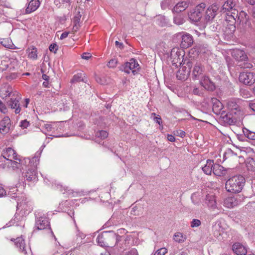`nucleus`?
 Instances as JSON below:
<instances>
[{"mask_svg": "<svg viewBox=\"0 0 255 255\" xmlns=\"http://www.w3.org/2000/svg\"><path fill=\"white\" fill-rule=\"evenodd\" d=\"M246 180L242 175H237L229 178L226 183L227 191L233 193L241 192L245 185Z\"/></svg>", "mask_w": 255, "mask_h": 255, "instance_id": "obj_1", "label": "nucleus"}, {"mask_svg": "<svg viewBox=\"0 0 255 255\" xmlns=\"http://www.w3.org/2000/svg\"><path fill=\"white\" fill-rule=\"evenodd\" d=\"M107 235L105 237L106 241V247H113L116 245L121 249L125 251L127 248V245L124 242L126 241V238L123 236L117 235L113 231L106 232Z\"/></svg>", "mask_w": 255, "mask_h": 255, "instance_id": "obj_2", "label": "nucleus"}, {"mask_svg": "<svg viewBox=\"0 0 255 255\" xmlns=\"http://www.w3.org/2000/svg\"><path fill=\"white\" fill-rule=\"evenodd\" d=\"M205 7L206 4L204 3H201L197 5L192 11L189 13V19L194 22L200 21L205 12Z\"/></svg>", "mask_w": 255, "mask_h": 255, "instance_id": "obj_3", "label": "nucleus"}, {"mask_svg": "<svg viewBox=\"0 0 255 255\" xmlns=\"http://www.w3.org/2000/svg\"><path fill=\"white\" fill-rule=\"evenodd\" d=\"M239 78L241 82L247 85H251L255 82V74L252 72L241 73Z\"/></svg>", "mask_w": 255, "mask_h": 255, "instance_id": "obj_4", "label": "nucleus"}, {"mask_svg": "<svg viewBox=\"0 0 255 255\" xmlns=\"http://www.w3.org/2000/svg\"><path fill=\"white\" fill-rule=\"evenodd\" d=\"M223 233L224 228L221 222L217 221L215 222L212 226V233L214 237L218 240H222Z\"/></svg>", "mask_w": 255, "mask_h": 255, "instance_id": "obj_5", "label": "nucleus"}, {"mask_svg": "<svg viewBox=\"0 0 255 255\" xmlns=\"http://www.w3.org/2000/svg\"><path fill=\"white\" fill-rule=\"evenodd\" d=\"M21 98L18 96H15V94H12L10 100L7 102V105L11 109H15V114H18L21 111L20 107L19 100Z\"/></svg>", "mask_w": 255, "mask_h": 255, "instance_id": "obj_6", "label": "nucleus"}, {"mask_svg": "<svg viewBox=\"0 0 255 255\" xmlns=\"http://www.w3.org/2000/svg\"><path fill=\"white\" fill-rule=\"evenodd\" d=\"M181 35V42L180 46L183 48H188L193 44V38L191 35L188 33H179L178 36Z\"/></svg>", "mask_w": 255, "mask_h": 255, "instance_id": "obj_7", "label": "nucleus"}, {"mask_svg": "<svg viewBox=\"0 0 255 255\" xmlns=\"http://www.w3.org/2000/svg\"><path fill=\"white\" fill-rule=\"evenodd\" d=\"M2 156L8 161L15 160L20 161V158L18 157L17 154L15 151L11 147H8L4 149L2 152Z\"/></svg>", "mask_w": 255, "mask_h": 255, "instance_id": "obj_8", "label": "nucleus"}, {"mask_svg": "<svg viewBox=\"0 0 255 255\" xmlns=\"http://www.w3.org/2000/svg\"><path fill=\"white\" fill-rule=\"evenodd\" d=\"M10 127V119L8 117H4L0 122V132L3 134L8 133Z\"/></svg>", "mask_w": 255, "mask_h": 255, "instance_id": "obj_9", "label": "nucleus"}, {"mask_svg": "<svg viewBox=\"0 0 255 255\" xmlns=\"http://www.w3.org/2000/svg\"><path fill=\"white\" fill-rule=\"evenodd\" d=\"M183 55L180 54V50L177 48H174L171 50L170 58L172 60L173 64L179 63L181 64V60L183 61Z\"/></svg>", "mask_w": 255, "mask_h": 255, "instance_id": "obj_10", "label": "nucleus"}, {"mask_svg": "<svg viewBox=\"0 0 255 255\" xmlns=\"http://www.w3.org/2000/svg\"><path fill=\"white\" fill-rule=\"evenodd\" d=\"M232 56L238 62V64L248 60V57L245 52L240 49L234 50L232 52Z\"/></svg>", "mask_w": 255, "mask_h": 255, "instance_id": "obj_11", "label": "nucleus"}, {"mask_svg": "<svg viewBox=\"0 0 255 255\" xmlns=\"http://www.w3.org/2000/svg\"><path fill=\"white\" fill-rule=\"evenodd\" d=\"M227 106L230 112L234 113L235 115H239L241 113V110L239 105L237 104L235 100L231 99L227 102Z\"/></svg>", "mask_w": 255, "mask_h": 255, "instance_id": "obj_12", "label": "nucleus"}, {"mask_svg": "<svg viewBox=\"0 0 255 255\" xmlns=\"http://www.w3.org/2000/svg\"><path fill=\"white\" fill-rule=\"evenodd\" d=\"M49 226L48 220L44 217H39L36 220L35 228L38 230H44Z\"/></svg>", "mask_w": 255, "mask_h": 255, "instance_id": "obj_13", "label": "nucleus"}, {"mask_svg": "<svg viewBox=\"0 0 255 255\" xmlns=\"http://www.w3.org/2000/svg\"><path fill=\"white\" fill-rule=\"evenodd\" d=\"M218 7L216 5H212L209 6L206 11L205 18L207 21L212 20L215 17L217 14Z\"/></svg>", "mask_w": 255, "mask_h": 255, "instance_id": "obj_14", "label": "nucleus"}, {"mask_svg": "<svg viewBox=\"0 0 255 255\" xmlns=\"http://www.w3.org/2000/svg\"><path fill=\"white\" fill-rule=\"evenodd\" d=\"M201 85L206 89L213 91L215 89L214 83L210 80L208 76H203L200 80Z\"/></svg>", "mask_w": 255, "mask_h": 255, "instance_id": "obj_15", "label": "nucleus"}, {"mask_svg": "<svg viewBox=\"0 0 255 255\" xmlns=\"http://www.w3.org/2000/svg\"><path fill=\"white\" fill-rule=\"evenodd\" d=\"M226 13L225 21L227 23L235 24L237 21V18L238 15V11L234 9L233 11Z\"/></svg>", "mask_w": 255, "mask_h": 255, "instance_id": "obj_16", "label": "nucleus"}, {"mask_svg": "<svg viewBox=\"0 0 255 255\" xmlns=\"http://www.w3.org/2000/svg\"><path fill=\"white\" fill-rule=\"evenodd\" d=\"M236 2L233 0H227L222 5V11L224 13L233 11L235 8Z\"/></svg>", "mask_w": 255, "mask_h": 255, "instance_id": "obj_17", "label": "nucleus"}, {"mask_svg": "<svg viewBox=\"0 0 255 255\" xmlns=\"http://www.w3.org/2000/svg\"><path fill=\"white\" fill-rule=\"evenodd\" d=\"M128 69L131 70L133 75L138 74L140 67L137 60L134 58H131L128 62Z\"/></svg>", "mask_w": 255, "mask_h": 255, "instance_id": "obj_18", "label": "nucleus"}, {"mask_svg": "<svg viewBox=\"0 0 255 255\" xmlns=\"http://www.w3.org/2000/svg\"><path fill=\"white\" fill-rule=\"evenodd\" d=\"M204 71V66L200 62H196L194 65L193 70V75L195 79H199Z\"/></svg>", "mask_w": 255, "mask_h": 255, "instance_id": "obj_19", "label": "nucleus"}, {"mask_svg": "<svg viewBox=\"0 0 255 255\" xmlns=\"http://www.w3.org/2000/svg\"><path fill=\"white\" fill-rule=\"evenodd\" d=\"M233 250L237 255H246L247 253V248L239 243L233 245Z\"/></svg>", "mask_w": 255, "mask_h": 255, "instance_id": "obj_20", "label": "nucleus"}, {"mask_svg": "<svg viewBox=\"0 0 255 255\" xmlns=\"http://www.w3.org/2000/svg\"><path fill=\"white\" fill-rule=\"evenodd\" d=\"M210 103L212 105L213 112L216 114H219L223 107L221 102L217 99L212 98L210 100Z\"/></svg>", "mask_w": 255, "mask_h": 255, "instance_id": "obj_21", "label": "nucleus"}, {"mask_svg": "<svg viewBox=\"0 0 255 255\" xmlns=\"http://www.w3.org/2000/svg\"><path fill=\"white\" fill-rule=\"evenodd\" d=\"M237 22L242 24L250 25V22L249 21V16L247 13L244 11H241L239 13L238 12V15L237 17Z\"/></svg>", "mask_w": 255, "mask_h": 255, "instance_id": "obj_22", "label": "nucleus"}, {"mask_svg": "<svg viewBox=\"0 0 255 255\" xmlns=\"http://www.w3.org/2000/svg\"><path fill=\"white\" fill-rule=\"evenodd\" d=\"M233 115H234V113L229 112L224 116H223V121L230 125L235 124L237 121V117H236L237 115H235L234 116Z\"/></svg>", "mask_w": 255, "mask_h": 255, "instance_id": "obj_23", "label": "nucleus"}, {"mask_svg": "<svg viewBox=\"0 0 255 255\" xmlns=\"http://www.w3.org/2000/svg\"><path fill=\"white\" fill-rule=\"evenodd\" d=\"M40 2L39 0H31L29 2L27 7L25 9L26 13H30L36 10L39 6Z\"/></svg>", "mask_w": 255, "mask_h": 255, "instance_id": "obj_24", "label": "nucleus"}, {"mask_svg": "<svg viewBox=\"0 0 255 255\" xmlns=\"http://www.w3.org/2000/svg\"><path fill=\"white\" fill-rule=\"evenodd\" d=\"M187 65L188 67L189 70L187 71V72H185L183 70V68H182V70H179L177 72L176 77L178 79L180 80H185L187 78V75H188V73L190 71L191 67L192 66V63L190 62H188L187 63Z\"/></svg>", "mask_w": 255, "mask_h": 255, "instance_id": "obj_25", "label": "nucleus"}, {"mask_svg": "<svg viewBox=\"0 0 255 255\" xmlns=\"http://www.w3.org/2000/svg\"><path fill=\"white\" fill-rule=\"evenodd\" d=\"M41 154V152H37L35 156L32 158L31 160H30L28 158H25L24 159V163H26V162H28L29 163L31 164V166H32L34 168H36L37 164L39 163V158Z\"/></svg>", "mask_w": 255, "mask_h": 255, "instance_id": "obj_26", "label": "nucleus"}, {"mask_svg": "<svg viewBox=\"0 0 255 255\" xmlns=\"http://www.w3.org/2000/svg\"><path fill=\"white\" fill-rule=\"evenodd\" d=\"M239 201L235 197L227 198L224 202V205L229 208H233L239 204Z\"/></svg>", "mask_w": 255, "mask_h": 255, "instance_id": "obj_27", "label": "nucleus"}, {"mask_svg": "<svg viewBox=\"0 0 255 255\" xmlns=\"http://www.w3.org/2000/svg\"><path fill=\"white\" fill-rule=\"evenodd\" d=\"M189 6L188 3L186 1H182L176 4L174 6L173 11L177 13L185 10Z\"/></svg>", "mask_w": 255, "mask_h": 255, "instance_id": "obj_28", "label": "nucleus"}, {"mask_svg": "<svg viewBox=\"0 0 255 255\" xmlns=\"http://www.w3.org/2000/svg\"><path fill=\"white\" fill-rule=\"evenodd\" d=\"M36 168L30 166L25 173V177L28 181H32L36 178Z\"/></svg>", "mask_w": 255, "mask_h": 255, "instance_id": "obj_29", "label": "nucleus"}, {"mask_svg": "<svg viewBox=\"0 0 255 255\" xmlns=\"http://www.w3.org/2000/svg\"><path fill=\"white\" fill-rule=\"evenodd\" d=\"M15 245L17 248H19V251L24 254H27V251L25 249L24 241L21 238H18L16 239Z\"/></svg>", "mask_w": 255, "mask_h": 255, "instance_id": "obj_30", "label": "nucleus"}, {"mask_svg": "<svg viewBox=\"0 0 255 255\" xmlns=\"http://www.w3.org/2000/svg\"><path fill=\"white\" fill-rule=\"evenodd\" d=\"M213 172L215 175L220 176L225 174L226 170L222 166L218 164H213Z\"/></svg>", "mask_w": 255, "mask_h": 255, "instance_id": "obj_31", "label": "nucleus"}, {"mask_svg": "<svg viewBox=\"0 0 255 255\" xmlns=\"http://www.w3.org/2000/svg\"><path fill=\"white\" fill-rule=\"evenodd\" d=\"M213 160L209 159L207 160L206 164L202 167V170L206 174H211L213 172Z\"/></svg>", "mask_w": 255, "mask_h": 255, "instance_id": "obj_32", "label": "nucleus"}, {"mask_svg": "<svg viewBox=\"0 0 255 255\" xmlns=\"http://www.w3.org/2000/svg\"><path fill=\"white\" fill-rule=\"evenodd\" d=\"M206 203L211 209H215L216 207V201L215 197L213 195L206 196Z\"/></svg>", "mask_w": 255, "mask_h": 255, "instance_id": "obj_33", "label": "nucleus"}, {"mask_svg": "<svg viewBox=\"0 0 255 255\" xmlns=\"http://www.w3.org/2000/svg\"><path fill=\"white\" fill-rule=\"evenodd\" d=\"M11 90L12 88L11 87H9V86H4L0 89V94L1 97L4 96L5 97H12V94H13L11 92Z\"/></svg>", "mask_w": 255, "mask_h": 255, "instance_id": "obj_34", "label": "nucleus"}, {"mask_svg": "<svg viewBox=\"0 0 255 255\" xmlns=\"http://www.w3.org/2000/svg\"><path fill=\"white\" fill-rule=\"evenodd\" d=\"M106 232H104L99 235L97 238V242L101 247H106V241L105 237L106 236Z\"/></svg>", "mask_w": 255, "mask_h": 255, "instance_id": "obj_35", "label": "nucleus"}, {"mask_svg": "<svg viewBox=\"0 0 255 255\" xmlns=\"http://www.w3.org/2000/svg\"><path fill=\"white\" fill-rule=\"evenodd\" d=\"M246 166L247 169L251 171H255V158L249 157L247 159Z\"/></svg>", "mask_w": 255, "mask_h": 255, "instance_id": "obj_36", "label": "nucleus"}, {"mask_svg": "<svg viewBox=\"0 0 255 255\" xmlns=\"http://www.w3.org/2000/svg\"><path fill=\"white\" fill-rule=\"evenodd\" d=\"M175 3V0H163L161 2V7L162 9L170 8Z\"/></svg>", "mask_w": 255, "mask_h": 255, "instance_id": "obj_37", "label": "nucleus"}, {"mask_svg": "<svg viewBox=\"0 0 255 255\" xmlns=\"http://www.w3.org/2000/svg\"><path fill=\"white\" fill-rule=\"evenodd\" d=\"M186 239V237L182 233L177 232L173 236V240L178 243H183Z\"/></svg>", "mask_w": 255, "mask_h": 255, "instance_id": "obj_38", "label": "nucleus"}, {"mask_svg": "<svg viewBox=\"0 0 255 255\" xmlns=\"http://www.w3.org/2000/svg\"><path fill=\"white\" fill-rule=\"evenodd\" d=\"M0 43L4 47L9 49H12L13 47V44L12 42V41L9 38L0 39Z\"/></svg>", "mask_w": 255, "mask_h": 255, "instance_id": "obj_39", "label": "nucleus"}, {"mask_svg": "<svg viewBox=\"0 0 255 255\" xmlns=\"http://www.w3.org/2000/svg\"><path fill=\"white\" fill-rule=\"evenodd\" d=\"M156 23L161 26H164L168 23V19L165 16L159 15L156 18Z\"/></svg>", "mask_w": 255, "mask_h": 255, "instance_id": "obj_40", "label": "nucleus"}, {"mask_svg": "<svg viewBox=\"0 0 255 255\" xmlns=\"http://www.w3.org/2000/svg\"><path fill=\"white\" fill-rule=\"evenodd\" d=\"M9 162L10 163V167H11L13 169L19 168L20 167V164L25 163L24 159L22 160L21 159L20 161H19L18 160H9Z\"/></svg>", "mask_w": 255, "mask_h": 255, "instance_id": "obj_41", "label": "nucleus"}, {"mask_svg": "<svg viewBox=\"0 0 255 255\" xmlns=\"http://www.w3.org/2000/svg\"><path fill=\"white\" fill-rule=\"evenodd\" d=\"M28 57L32 59H36L37 58V49L35 47H32V48H28Z\"/></svg>", "mask_w": 255, "mask_h": 255, "instance_id": "obj_42", "label": "nucleus"}, {"mask_svg": "<svg viewBox=\"0 0 255 255\" xmlns=\"http://www.w3.org/2000/svg\"><path fill=\"white\" fill-rule=\"evenodd\" d=\"M236 30L235 24L227 23L225 31L229 34H232Z\"/></svg>", "mask_w": 255, "mask_h": 255, "instance_id": "obj_43", "label": "nucleus"}, {"mask_svg": "<svg viewBox=\"0 0 255 255\" xmlns=\"http://www.w3.org/2000/svg\"><path fill=\"white\" fill-rule=\"evenodd\" d=\"M84 74H82V73L77 74L76 75H75L73 78L71 80V83H74V82H79L80 81H83V76Z\"/></svg>", "mask_w": 255, "mask_h": 255, "instance_id": "obj_44", "label": "nucleus"}, {"mask_svg": "<svg viewBox=\"0 0 255 255\" xmlns=\"http://www.w3.org/2000/svg\"><path fill=\"white\" fill-rule=\"evenodd\" d=\"M173 21L175 24L177 25L182 24L185 20L181 15H177L174 17Z\"/></svg>", "mask_w": 255, "mask_h": 255, "instance_id": "obj_45", "label": "nucleus"}, {"mask_svg": "<svg viewBox=\"0 0 255 255\" xmlns=\"http://www.w3.org/2000/svg\"><path fill=\"white\" fill-rule=\"evenodd\" d=\"M82 16V14L79 10H75V15L73 17V22L76 23H80V21Z\"/></svg>", "mask_w": 255, "mask_h": 255, "instance_id": "obj_46", "label": "nucleus"}, {"mask_svg": "<svg viewBox=\"0 0 255 255\" xmlns=\"http://www.w3.org/2000/svg\"><path fill=\"white\" fill-rule=\"evenodd\" d=\"M238 65L240 67L244 69H251L253 67V65L248 63L247 61L240 62Z\"/></svg>", "mask_w": 255, "mask_h": 255, "instance_id": "obj_47", "label": "nucleus"}, {"mask_svg": "<svg viewBox=\"0 0 255 255\" xmlns=\"http://www.w3.org/2000/svg\"><path fill=\"white\" fill-rule=\"evenodd\" d=\"M131 234H132V235H130L128 236V240H130V237H132V238L134 237L135 238L133 239L132 244L133 245H136L138 242V240L137 238V234L135 232H132Z\"/></svg>", "mask_w": 255, "mask_h": 255, "instance_id": "obj_48", "label": "nucleus"}, {"mask_svg": "<svg viewBox=\"0 0 255 255\" xmlns=\"http://www.w3.org/2000/svg\"><path fill=\"white\" fill-rule=\"evenodd\" d=\"M245 134L249 139L255 140V132L247 130Z\"/></svg>", "mask_w": 255, "mask_h": 255, "instance_id": "obj_49", "label": "nucleus"}, {"mask_svg": "<svg viewBox=\"0 0 255 255\" xmlns=\"http://www.w3.org/2000/svg\"><path fill=\"white\" fill-rule=\"evenodd\" d=\"M201 221L199 219H194L191 222V227L192 228L198 227L201 225Z\"/></svg>", "mask_w": 255, "mask_h": 255, "instance_id": "obj_50", "label": "nucleus"}, {"mask_svg": "<svg viewBox=\"0 0 255 255\" xmlns=\"http://www.w3.org/2000/svg\"><path fill=\"white\" fill-rule=\"evenodd\" d=\"M108 135V132L105 130H101L97 133V136L101 138L105 139Z\"/></svg>", "mask_w": 255, "mask_h": 255, "instance_id": "obj_51", "label": "nucleus"}, {"mask_svg": "<svg viewBox=\"0 0 255 255\" xmlns=\"http://www.w3.org/2000/svg\"><path fill=\"white\" fill-rule=\"evenodd\" d=\"M167 253V249L165 248H161L158 250L154 254V255H165Z\"/></svg>", "mask_w": 255, "mask_h": 255, "instance_id": "obj_52", "label": "nucleus"}, {"mask_svg": "<svg viewBox=\"0 0 255 255\" xmlns=\"http://www.w3.org/2000/svg\"><path fill=\"white\" fill-rule=\"evenodd\" d=\"M58 45L56 44H52L49 47V49L51 52H53L54 53H56L57 50H58Z\"/></svg>", "mask_w": 255, "mask_h": 255, "instance_id": "obj_53", "label": "nucleus"}, {"mask_svg": "<svg viewBox=\"0 0 255 255\" xmlns=\"http://www.w3.org/2000/svg\"><path fill=\"white\" fill-rule=\"evenodd\" d=\"M117 64V60L116 59H112L111 60L108 64V66L110 68H114L116 66Z\"/></svg>", "mask_w": 255, "mask_h": 255, "instance_id": "obj_54", "label": "nucleus"}, {"mask_svg": "<svg viewBox=\"0 0 255 255\" xmlns=\"http://www.w3.org/2000/svg\"><path fill=\"white\" fill-rule=\"evenodd\" d=\"M233 155V152L231 150H228L227 151H226L224 155V160L229 158L231 156Z\"/></svg>", "mask_w": 255, "mask_h": 255, "instance_id": "obj_55", "label": "nucleus"}, {"mask_svg": "<svg viewBox=\"0 0 255 255\" xmlns=\"http://www.w3.org/2000/svg\"><path fill=\"white\" fill-rule=\"evenodd\" d=\"M120 70L128 73V62H125L124 65L119 67Z\"/></svg>", "mask_w": 255, "mask_h": 255, "instance_id": "obj_56", "label": "nucleus"}, {"mask_svg": "<svg viewBox=\"0 0 255 255\" xmlns=\"http://www.w3.org/2000/svg\"><path fill=\"white\" fill-rule=\"evenodd\" d=\"M0 111L5 114L6 112V108L1 101L0 100Z\"/></svg>", "mask_w": 255, "mask_h": 255, "instance_id": "obj_57", "label": "nucleus"}, {"mask_svg": "<svg viewBox=\"0 0 255 255\" xmlns=\"http://www.w3.org/2000/svg\"><path fill=\"white\" fill-rule=\"evenodd\" d=\"M29 122L25 120H23L20 122V126L23 128H25L29 126Z\"/></svg>", "mask_w": 255, "mask_h": 255, "instance_id": "obj_58", "label": "nucleus"}, {"mask_svg": "<svg viewBox=\"0 0 255 255\" xmlns=\"http://www.w3.org/2000/svg\"><path fill=\"white\" fill-rule=\"evenodd\" d=\"M174 134L181 137H183L185 135V131L181 130H176V132Z\"/></svg>", "mask_w": 255, "mask_h": 255, "instance_id": "obj_59", "label": "nucleus"}, {"mask_svg": "<svg viewBox=\"0 0 255 255\" xmlns=\"http://www.w3.org/2000/svg\"><path fill=\"white\" fill-rule=\"evenodd\" d=\"M249 106L250 108L255 113V101H253L250 102Z\"/></svg>", "mask_w": 255, "mask_h": 255, "instance_id": "obj_60", "label": "nucleus"}, {"mask_svg": "<svg viewBox=\"0 0 255 255\" xmlns=\"http://www.w3.org/2000/svg\"><path fill=\"white\" fill-rule=\"evenodd\" d=\"M137 209V208L136 206L133 207V208H132V209L131 210L130 214L131 215H133L134 216L138 215V213Z\"/></svg>", "mask_w": 255, "mask_h": 255, "instance_id": "obj_61", "label": "nucleus"}, {"mask_svg": "<svg viewBox=\"0 0 255 255\" xmlns=\"http://www.w3.org/2000/svg\"><path fill=\"white\" fill-rule=\"evenodd\" d=\"M74 26L72 28V32H75L77 31L79 29V27L80 26V23H74Z\"/></svg>", "mask_w": 255, "mask_h": 255, "instance_id": "obj_62", "label": "nucleus"}, {"mask_svg": "<svg viewBox=\"0 0 255 255\" xmlns=\"http://www.w3.org/2000/svg\"><path fill=\"white\" fill-rule=\"evenodd\" d=\"M128 255H138V254L136 249H132L128 252Z\"/></svg>", "mask_w": 255, "mask_h": 255, "instance_id": "obj_63", "label": "nucleus"}, {"mask_svg": "<svg viewBox=\"0 0 255 255\" xmlns=\"http://www.w3.org/2000/svg\"><path fill=\"white\" fill-rule=\"evenodd\" d=\"M91 57V55L89 53H84L82 55V58L84 59L88 60Z\"/></svg>", "mask_w": 255, "mask_h": 255, "instance_id": "obj_64", "label": "nucleus"}]
</instances>
